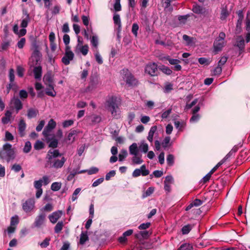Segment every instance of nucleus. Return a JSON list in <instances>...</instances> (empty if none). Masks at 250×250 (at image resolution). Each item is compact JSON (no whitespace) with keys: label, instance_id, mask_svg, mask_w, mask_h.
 I'll return each instance as SVG.
<instances>
[{"label":"nucleus","instance_id":"4c0bfd02","mask_svg":"<svg viewBox=\"0 0 250 250\" xmlns=\"http://www.w3.org/2000/svg\"><path fill=\"white\" fill-rule=\"evenodd\" d=\"M63 227V222L62 221H59L57 223L54 228L55 232L59 233L62 230Z\"/></svg>","mask_w":250,"mask_h":250},{"label":"nucleus","instance_id":"4468645a","mask_svg":"<svg viewBox=\"0 0 250 250\" xmlns=\"http://www.w3.org/2000/svg\"><path fill=\"white\" fill-rule=\"evenodd\" d=\"M89 47L87 44H85L81 46H76L75 51L76 53H81L83 56L87 54L88 52Z\"/></svg>","mask_w":250,"mask_h":250},{"label":"nucleus","instance_id":"f8f14e48","mask_svg":"<svg viewBox=\"0 0 250 250\" xmlns=\"http://www.w3.org/2000/svg\"><path fill=\"white\" fill-rule=\"evenodd\" d=\"M74 57V54L72 51L65 52L64 56L62 59V61L65 65H68L70 62L73 59Z\"/></svg>","mask_w":250,"mask_h":250},{"label":"nucleus","instance_id":"9b49d317","mask_svg":"<svg viewBox=\"0 0 250 250\" xmlns=\"http://www.w3.org/2000/svg\"><path fill=\"white\" fill-rule=\"evenodd\" d=\"M99 171V169L96 167H91L89 169L82 170L80 171H73L71 174L73 176H75L77 174L83 173L87 172L89 175H92L97 173Z\"/></svg>","mask_w":250,"mask_h":250},{"label":"nucleus","instance_id":"aec40b11","mask_svg":"<svg viewBox=\"0 0 250 250\" xmlns=\"http://www.w3.org/2000/svg\"><path fill=\"white\" fill-rule=\"evenodd\" d=\"M157 130V127L156 125L152 126L151 127L148 134V136L147 137V139L148 141L152 143L153 140V137L154 134Z\"/></svg>","mask_w":250,"mask_h":250},{"label":"nucleus","instance_id":"6e6552de","mask_svg":"<svg viewBox=\"0 0 250 250\" xmlns=\"http://www.w3.org/2000/svg\"><path fill=\"white\" fill-rule=\"evenodd\" d=\"M10 104L12 105V107L15 108L17 113L23 107L22 104L18 98L13 97L11 100Z\"/></svg>","mask_w":250,"mask_h":250},{"label":"nucleus","instance_id":"cd10ccee","mask_svg":"<svg viewBox=\"0 0 250 250\" xmlns=\"http://www.w3.org/2000/svg\"><path fill=\"white\" fill-rule=\"evenodd\" d=\"M39 111L37 109L31 108L28 110L27 116L29 119H31L36 117Z\"/></svg>","mask_w":250,"mask_h":250},{"label":"nucleus","instance_id":"052dcab7","mask_svg":"<svg viewBox=\"0 0 250 250\" xmlns=\"http://www.w3.org/2000/svg\"><path fill=\"white\" fill-rule=\"evenodd\" d=\"M19 96L21 99H24L27 98L28 93L26 90L22 89L19 92Z\"/></svg>","mask_w":250,"mask_h":250},{"label":"nucleus","instance_id":"f704fd0d","mask_svg":"<svg viewBox=\"0 0 250 250\" xmlns=\"http://www.w3.org/2000/svg\"><path fill=\"white\" fill-rule=\"evenodd\" d=\"M91 44L93 47L95 48L97 50L99 44L98 37L97 35L93 36L91 38Z\"/></svg>","mask_w":250,"mask_h":250},{"label":"nucleus","instance_id":"f03ea898","mask_svg":"<svg viewBox=\"0 0 250 250\" xmlns=\"http://www.w3.org/2000/svg\"><path fill=\"white\" fill-rule=\"evenodd\" d=\"M16 155L12 146L9 143H5L0 150V159L5 160L7 163L15 158Z\"/></svg>","mask_w":250,"mask_h":250},{"label":"nucleus","instance_id":"5701e85b","mask_svg":"<svg viewBox=\"0 0 250 250\" xmlns=\"http://www.w3.org/2000/svg\"><path fill=\"white\" fill-rule=\"evenodd\" d=\"M129 153L132 155L138 154L139 149L136 143H133L129 147Z\"/></svg>","mask_w":250,"mask_h":250},{"label":"nucleus","instance_id":"1a4fd4ad","mask_svg":"<svg viewBox=\"0 0 250 250\" xmlns=\"http://www.w3.org/2000/svg\"><path fill=\"white\" fill-rule=\"evenodd\" d=\"M22 14L21 26L22 28H26L27 27L29 22L30 21V17L26 10H23Z\"/></svg>","mask_w":250,"mask_h":250},{"label":"nucleus","instance_id":"7c9ffc66","mask_svg":"<svg viewBox=\"0 0 250 250\" xmlns=\"http://www.w3.org/2000/svg\"><path fill=\"white\" fill-rule=\"evenodd\" d=\"M132 162L134 165H140L144 161L142 159V155L137 154L136 155H133L132 158Z\"/></svg>","mask_w":250,"mask_h":250},{"label":"nucleus","instance_id":"338daca9","mask_svg":"<svg viewBox=\"0 0 250 250\" xmlns=\"http://www.w3.org/2000/svg\"><path fill=\"white\" fill-rule=\"evenodd\" d=\"M191 230V227L190 225H186L184 226L182 229V232L183 234H188Z\"/></svg>","mask_w":250,"mask_h":250},{"label":"nucleus","instance_id":"a19ab883","mask_svg":"<svg viewBox=\"0 0 250 250\" xmlns=\"http://www.w3.org/2000/svg\"><path fill=\"white\" fill-rule=\"evenodd\" d=\"M31 148L32 146L31 143L29 141H27L25 143L23 148V152L25 153H28L31 151Z\"/></svg>","mask_w":250,"mask_h":250},{"label":"nucleus","instance_id":"a878e982","mask_svg":"<svg viewBox=\"0 0 250 250\" xmlns=\"http://www.w3.org/2000/svg\"><path fill=\"white\" fill-rule=\"evenodd\" d=\"M4 117L1 118V122L3 124H7L10 121L12 116V112L9 110H7L4 114Z\"/></svg>","mask_w":250,"mask_h":250},{"label":"nucleus","instance_id":"423d86ee","mask_svg":"<svg viewBox=\"0 0 250 250\" xmlns=\"http://www.w3.org/2000/svg\"><path fill=\"white\" fill-rule=\"evenodd\" d=\"M56 126V123L53 119H51L48 122L46 126L44 127L42 135L45 137H48L50 132L54 129Z\"/></svg>","mask_w":250,"mask_h":250},{"label":"nucleus","instance_id":"2f4dec72","mask_svg":"<svg viewBox=\"0 0 250 250\" xmlns=\"http://www.w3.org/2000/svg\"><path fill=\"white\" fill-rule=\"evenodd\" d=\"M245 45V41L242 36H239L236 40V46L240 49L242 50L244 48Z\"/></svg>","mask_w":250,"mask_h":250},{"label":"nucleus","instance_id":"2eb2a0df","mask_svg":"<svg viewBox=\"0 0 250 250\" xmlns=\"http://www.w3.org/2000/svg\"><path fill=\"white\" fill-rule=\"evenodd\" d=\"M62 215V211H58L53 212L48 216L50 221L53 223H56Z\"/></svg>","mask_w":250,"mask_h":250},{"label":"nucleus","instance_id":"393cba45","mask_svg":"<svg viewBox=\"0 0 250 250\" xmlns=\"http://www.w3.org/2000/svg\"><path fill=\"white\" fill-rule=\"evenodd\" d=\"M32 58L33 61H35L36 63H37L41 61L42 54L38 49H35L32 53Z\"/></svg>","mask_w":250,"mask_h":250},{"label":"nucleus","instance_id":"c756f323","mask_svg":"<svg viewBox=\"0 0 250 250\" xmlns=\"http://www.w3.org/2000/svg\"><path fill=\"white\" fill-rule=\"evenodd\" d=\"M43 81L46 85H54L53 83V79L50 74H46L44 76Z\"/></svg>","mask_w":250,"mask_h":250},{"label":"nucleus","instance_id":"864d4df0","mask_svg":"<svg viewBox=\"0 0 250 250\" xmlns=\"http://www.w3.org/2000/svg\"><path fill=\"white\" fill-rule=\"evenodd\" d=\"M192 247L188 244H182L178 250H192Z\"/></svg>","mask_w":250,"mask_h":250},{"label":"nucleus","instance_id":"8fccbe9b","mask_svg":"<svg viewBox=\"0 0 250 250\" xmlns=\"http://www.w3.org/2000/svg\"><path fill=\"white\" fill-rule=\"evenodd\" d=\"M138 30H139V26H138V24L136 23H134L132 24L131 31H132V33H133V34L135 37L137 36Z\"/></svg>","mask_w":250,"mask_h":250},{"label":"nucleus","instance_id":"e2e57ef3","mask_svg":"<svg viewBox=\"0 0 250 250\" xmlns=\"http://www.w3.org/2000/svg\"><path fill=\"white\" fill-rule=\"evenodd\" d=\"M17 74L19 77H22L23 76L24 69L21 66H18L17 67Z\"/></svg>","mask_w":250,"mask_h":250},{"label":"nucleus","instance_id":"72a5a7b5","mask_svg":"<svg viewBox=\"0 0 250 250\" xmlns=\"http://www.w3.org/2000/svg\"><path fill=\"white\" fill-rule=\"evenodd\" d=\"M88 240V237L87 232L82 231L80 235V243L81 245H83L86 241Z\"/></svg>","mask_w":250,"mask_h":250},{"label":"nucleus","instance_id":"3c124183","mask_svg":"<svg viewBox=\"0 0 250 250\" xmlns=\"http://www.w3.org/2000/svg\"><path fill=\"white\" fill-rule=\"evenodd\" d=\"M19 222V217L18 215H15L13 216L11 218L10 221V225L11 226H15L17 225Z\"/></svg>","mask_w":250,"mask_h":250},{"label":"nucleus","instance_id":"6ab92c4d","mask_svg":"<svg viewBox=\"0 0 250 250\" xmlns=\"http://www.w3.org/2000/svg\"><path fill=\"white\" fill-rule=\"evenodd\" d=\"M192 11L197 14H203L205 12V8L197 4H194L192 9Z\"/></svg>","mask_w":250,"mask_h":250},{"label":"nucleus","instance_id":"c85d7f7f","mask_svg":"<svg viewBox=\"0 0 250 250\" xmlns=\"http://www.w3.org/2000/svg\"><path fill=\"white\" fill-rule=\"evenodd\" d=\"M76 134L77 131L76 130H71L69 133L66 139V140L69 141V144L72 143L74 142Z\"/></svg>","mask_w":250,"mask_h":250},{"label":"nucleus","instance_id":"c9c22d12","mask_svg":"<svg viewBox=\"0 0 250 250\" xmlns=\"http://www.w3.org/2000/svg\"><path fill=\"white\" fill-rule=\"evenodd\" d=\"M139 148L142 152L146 153L148 150V146L144 141H143L141 142Z\"/></svg>","mask_w":250,"mask_h":250},{"label":"nucleus","instance_id":"b1692460","mask_svg":"<svg viewBox=\"0 0 250 250\" xmlns=\"http://www.w3.org/2000/svg\"><path fill=\"white\" fill-rule=\"evenodd\" d=\"M45 93L48 96L55 97L56 95V92L54 90V85H48L45 89Z\"/></svg>","mask_w":250,"mask_h":250},{"label":"nucleus","instance_id":"a18cd8bd","mask_svg":"<svg viewBox=\"0 0 250 250\" xmlns=\"http://www.w3.org/2000/svg\"><path fill=\"white\" fill-rule=\"evenodd\" d=\"M167 162L168 165L172 166L174 163V158L173 155L168 154L167 157Z\"/></svg>","mask_w":250,"mask_h":250},{"label":"nucleus","instance_id":"680f3d73","mask_svg":"<svg viewBox=\"0 0 250 250\" xmlns=\"http://www.w3.org/2000/svg\"><path fill=\"white\" fill-rule=\"evenodd\" d=\"M222 71V67L217 65L213 70L212 74L213 75H219Z\"/></svg>","mask_w":250,"mask_h":250},{"label":"nucleus","instance_id":"de8ad7c7","mask_svg":"<svg viewBox=\"0 0 250 250\" xmlns=\"http://www.w3.org/2000/svg\"><path fill=\"white\" fill-rule=\"evenodd\" d=\"M121 0H115V3L114 4V9L116 12L120 11L122 7L120 4Z\"/></svg>","mask_w":250,"mask_h":250},{"label":"nucleus","instance_id":"6e6d98bb","mask_svg":"<svg viewBox=\"0 0 250 250\" xmlns=\"http://www.w3.org/2000/svg\"><path fill=\"white\" fill-rule=\"evenodd\" d=\"M11 169L15 172H18L21 170L22 167L20 165L15 164L12 166Z\"/></svg>","mask_w":250,"mask_h":250},{"label":"nucleus","instance_id":"bf43d9fd","mask_svg":"<svg viewBox=\"0 0 250 250\" xmlns=\"http://www.w3.org/2000/svg\"><path fill=\"white\" fill-rule=\"evenodd\" d=\"M14 70L13 68H11L9 70V78L10 83H14L15 80Z\"/></svg>","mask_w":250,"mask_h":250},{"label":"nucleus","instance_id":"774afa93","mask_svg":"<svg viewBox=\"0 0 250 250\" xmlns=\"http://www.w3.org/2000/svg\"><path fill=\"white\" fill-rule=\"evenodd\" d=\"M173 89V85L171 83H168L166 84L164 89V92L167 93L170 92Z\"/></svg>","mask_w":250,"mask_h":250},{"label":"nucleus","instance_id":"ea45409f","mask_svg":"<svg viewBox=\"0 0 250 250\" xmlns=\"http://www.w3.org/2000/svg\"><path fill=\"white\" fill-rule=\"evenodd\" d=\"M62 186V184L60 182H54L52 184L51 189L54 191H57L60 190Z\"/></svg>","mask_w":250,"mask_h":250},{"label":"nucleus","instance_id":"20e7f679","mask_svg":"<svg viewBox=\"0 0 250 250\" xmlns=\"http://www.w3.org/2000/svg\"><path fill=\"white\" fill-rule=\"evenodd\" d=\"M145 72L151 76H157L158 73L157 64L155 62L148 63L145 67Z\"/></svg>","mask_w":250,"mask_h":250},{"label":"nucleus","instance_id":"69168bd1","mask_svg":"<svg viewBox=\"0 0 250 250\" xmlns=\"http://www.w3.org/2000/svg\"><path fill=\"white\" fill-rule=\"evenodd\" d=\"M73 124L74 121L72 120H66L62 123V126L66 128L72 125Z\"/></svg>","mask_w":250,"mask_h":250},{"label":"nucleus","instance_id":"c03bdc74","mask_svg":"<svg viewBox=\"0 0 250 250\" xmlns=\"http://www.w3.org/2000/svg\"><path fill=\"white\" fill-rule=\"evenodd\" d=\"M94 55L96 62L100 64H102L103 63V58L98 50L95 52Z\"/></svg>","mask_w":250,"mask_h":250},{"label":"nucleus","instance_id":"a211bd4d","mask_svg":"<svg viewBox=\"0 0 250 250\" xmlns=\"http://www.w3.org/2000/svg\"><path fill=\"white\" fill-rule=\"evenodd\" d=\"M65 161L66 159L64 157H62L61 160L56 159L53 162L51 167L56 168H60L63 167Z\"/></svg>","mask_w":250,"mask_h":250},{"label":"nucleus","instance_id":"f257e3e1","mask_svg":"<svg viewBox=\"0 0 250 250\" xmlns=\"http://www.w3.org/2000/svg\"><path fill=\"white\" fill-rule=\"evenodd\" d=\"M105 107L111 112L112 116L116 119L120 117V110L117 97L109 96L105 103Z\"/></svg>","mask_w":250,"mask_h":250},{"label":"nucleus","instance_id":"09e8293b","mask_svg":"<svg viewBox=\"0 0 250 250\" xmlns=\"http://www.w3.org/2000/svg\"><path fill=\"white\" fill-rule=\"evenodd\" d=\"M14 140L13 135L9 131L5 132L4 141H11Z\"/></svg>","mask_w":250,"mask_h":250},{"label":"nucleus","instance_id":"7ed1b4c3","mask_svg":"<svg viewBox=\"0 0 250 250\" xmlns=\"http://www.w3.org/2000/svg\"><path fill=\"white\" fill-rule=\"evenodd\" d=\"M120 74L122 78L128 85L134 86L137 84L138 81L134 77L128 69H123L120 71Z\"/></svg>","mask_w":250,"mask_h":250},{"label":"nucleus","instance_id":"37998d69","mask_svg":"<svg viewBox=\"0 0 250 250\" xmlns=\"http://www.w3.org/2000/svg\"><path fill=\"white\" fill-rule=\"evenodd\" d=\"M127 152L125 149L121 150L120 153L119 154V161H123L127 156Z\"/></svg>","mask_w":250,"mask_h":250},{"label":"nucleus","instance_id":"5fc2aeb1","mask_svg":"<svg viewBox=\"0 0 250 250\" xmlns=\"http://www.w3.org/2000/svg\"><path fill=\"white\" fill-rule=\"evenodd\" d=\"M198 62L201 64L208 65L210 61L205 58H200L198 59Z\"/></svg>","mask_w":250,"mask_h":250},{"label":"nucleus","instance_id":"4be33fe9","mask_svg":"<svg viewBox=\"0 0 250 250\" xmlns=\"http://www.w3.org/2000/svg\"><path fill=\"white\" fill-rule=\"evenodd\" d=\"M180 62V61L176 59H170L169 60V63L171 65H175L174 66V69L176 71H180L182 69L181 65L179 64Z\"/></svg>","mask_w":250,"mask_h":250},{"label":"nucleus","instance_id":"bb28decb","mask_svg":"<svg viewBox=\"0 0 250 250\" xmlns=\"http://www.w3.org/2000/svg\"><path fill=\"white\" fill-rule=\"evenodd\" d=\"M170 137L167 136L164 138V139L163 140L161 143L162 146L164 148V149H167L170 146H171V143L170 142Z\"/></svg>","mask_w":250,"mask_h":250},{"label":"nucleus","instance_id":"9d476101","mask_svg":"<svg viewBox=\"0 0 250 250\" xmlns=\"http://www.w3.org/2000/svg\"><path fill=\"white\" fill-rule=\"evenodd\" d=\"M42 180L41 179L35 181L34 183V186L37 189L36 193V197L37 198H39L42 193Z\"/></svg>","mask_w":250,"mask_h":250},{"label":"nucleus","instance_id":"13d9d810","mask_svg":"<svg viewBox=\"0 0 250 250\" xmlns=\"http://www.w3.org/2000/svg\"><path fill=\"white\" fill-rule=\"evenodd\" d=\"M172 111V108H169L166 111L163 112L162 114L161 117L162 119H167L169 115L171 114Z\"/></svg>","mask_w":250,"mask_h":250},{"label":"nucleus","instance_id":"ddd939ff","mask_svg":"<svg viewBox=\"0 0 250 250\" xmlns=\"http://www.w3.org/2000/svg\"><path fill=\"white\" fill-rule=\"evenodd\" d=\"M61 155V154L60 153L58 150L50 149L48 151L46 158L48 160V161L51 162L52 159L57 158Z\"/></svg>","mask_w":250,"mask_h":250},{"label":"nucleus","instance_id":"4d7b16f0","mask_svg":"<svg viewBox=\"0 0 250 250\" xmlns=\"http://www.w3.org/2000/svg\"><path fill=\"white\" fill-rule=\"evenodd\" d=\"M58 141L56 139L53 138L51 139V141L49 144V146L50 147L56 148L58 146Z\"/></svg>","mask_w":250,"mask_h":250},{"label":"nucleus","instance_id":"412c9836","mask_svg":"<svg viewBox=\"0 0 250 250\" xmlns=\"http://www.w3.org/2000/svg\"><path fill=\"white\" fill-rule=\"evenodd\" d=\"M34 77L36 80H41L42 74V68L41 66H35L33 69Z\"/></svg>","mask_w":250,"mask_h":250},{"label":"nucleus","instance_id":"f3484780","mask_svg":"<svg viewBox=\"0 0 250 250\" xmlns=\"http://www.w3.org/2000/svg\"><path fill=\"white\" fill-rule=\"evenodd\" d=\"M26 127L24 121L21 120L18 125V131L21 137H23L25 135V130Z\"/></svg>","mask_w":250,"mask_h":250},{"label":"nucleus","instance_id":"e433bc0d","mask_svg":"<svg viewBox=\"0 0 250 250\" xmlns=\"http://www.w3.org/2000/svg\"><path fill=\"white\" fill-rule=\"evenodd\" d=\"M113 19L114 24L117 25L119 28H121V21L120 15L118 14L115 13L113 15Z\"/></svg>","mask_w":250,"mask_h":250},{"label":"nucleus","instance_id":"603ef678","mask_svg":"<svg viewBox=\"0 0 250 250\" xmlns=\"http://www.w3.org/2000/svg\"><path fill=\"white\" fill-rule=\"evenodd\" d=\"M50 238H46L42 242L39 244L41 248H45L49 245Z\"/></svg>","mask_w":250,"mask_h":250},{"label":"nucleus","instance_id":"49530a36","mask_svg":"<svg viewBox=\"0 0 250 250\" xmlns=\"http://www.w3.org/2000/svg\"><path fill=\"white\" fill-rule=\"evenodd\" d=\"M140 169L141 170V175L143 176H146L149 173V170L146 168V167L145 165H142Z\"/></svg>","mask_w":250,"mask_h":250},{"label":"nucleus","instance_id":"0e129e2a","mask_svg":"<svg viewBox=\"0 0 250 250\" xmlns=\"http://www.w3.org/2000/svg\"><path fill=\"white\" fill-rule=\"evenodd\" d=\"M25 41L26 40L24 38H21V40L18 42V47L20 49H22L25 45Z\"/></svg>","mask_w":250,"mask_h":250},{"label":"nucleus","instance_id":"79ce46f5","mask_svg":"<svg viewBox=\"0 0 250 250\" xmlns=\"http://www.w3.org/2000/svg\"><path fill=\"white\" fill-rule=\"evenodd\" d=\"M43 143L40 140H38L34 144V147L36 150H41L44 147Z\"/></svg>","mask_w":250,"mask_h":250},{"label":"nucleus","instance_id":"dca6fc26","mask_svg":"<svg viewBox=\"0 0 250 250\" xmlns=\"http://www.w3.org/2000/svg\"><path fill=\"white\" fill-rule=\"evenodd\" d=\"M224 45V41L216 39L213 43L214 51L217 53L221 51Z\"/></svg>","mask_w":250,"mask_h":250},{"label":"nucleus","instance_id":"58836bf2","mask_svg":"<svg viewBox=\"0 0 250 250\" xmlns=\"http://www.w3.org/2000/svg\"><path fill=\"white\" fill-rule=\"evenodd\" d=\"M159 68L162 72L168 75H170L172 72L168 67L165 65L160 66Z\"/></svg>","mask_w":250,"mask_h":250},{"label":"nucleus","instance_id":"473e14b6","mask_svg":"<svg viewBox=\"0 0 250 250\" xmlns=\"http://www.w3.org/2000/svg\"><path fill=\"white\" fill-rule=\"evenodd\" d=\"M229 12L228 11L227 6L223 7L221 9V14H220V19L222 21L226 19L227 17L229 16Z\"/></svg>","mask_w":250,"mask_h":250},{"label":"nucleus","instance_id":"0eeeda50","mask_svg":"<svg viewBox=\"0 0 250 250\" xmlns=\"http://www.w3.org/2000/svg\"><path fill=\"white\" fill-rule=\"evenodd\" d=\"M35 200L34 199H29L22 204V209L26 213L32 211L35 208Z\"/></svg>","mask_w":250,"mask_h":250},{"label":"nucleus","instance_id":"39448f33","mask_svg":"<svg viewBox=\"0 0 250 250\" xmlns=\"http://www.w3.org/2000/svg\"><path fill=\"white\" fill-rule=\"evenodd\" d=\"M46 220V214L43 213H40L36 218L33 223L34 228H40L44 225Z\"/></svg>","mask_w":250,"mask_h":250}]
</instances>
